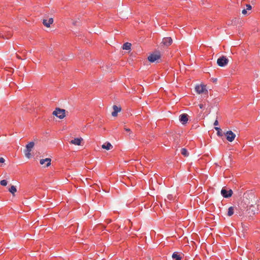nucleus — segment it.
Masks as SVG:
<instances>
[{"label":"nucleus","mask_w":260,"mask_h":260,"mask_svg":"<svg viewBox=\"0 0 260 260\" xmlns=\"http://www.w3.org/2000/svg\"><path fill=\"white\" fill-rule=\"evenodd\" d=\"M113 111L112 113V115L114 117H115L117 115L118 112H120L121 110V107H118L116 105H114L113 106Z\"/></svg>","instance_id":"f8f14e48"},{"label":"nucleus","mask_w":260,"mask_h":260,"mask_svg":"<svg viewBox=\"0 0 260 260\" xmlns=\"http://www.w3.org/2000/svg\"><path fill=\"white\" fill-rule=\"evenodd\" d=\"M199 107H200V109H203V108H204V105L203 104H199Z\"/></svg>","instance_id":"cd10ccee"},{"label":"nucleus","mask_w":260,"mask_h":260,"mask_svg":"<svg viewBox=\"0 0 260 260\" xmlns=\"http://www.w3.org/2000/svg\"><path fill=\"white\" fill-rule=\"evenodd\" d=\"M252 9V6L250 4H246V10H250Z\"/></svg>","instance_id":"b1692460"},{"label":"nucleus","mask_w":260,"mask_h":260,"mask_svg":"<svg viewBox=\"0 0 260 260\" xmlns=\"http://www.w3.org/2000/svg\"><path fill=\"white\" fill-rule=\"evenodd\" d=\"M5 161V159L3 157L0 158V163H3Z\"/></svg>","instance_id":"bb28decb"},{"label":"nucleus","mask_w":260,"mask_h":260,"mask_svg":"<svg viewBox=\"0 0 260 260\" xmlns=\"http://www.w3.org/2000/svg\"><path fill=\"white\" fill-rule=\"evenodd\" d=\"M12 31L10 28L5 27L0 33V38L4 39H9L12 36Z\"/></svg>","instance_id":"f257e3e1"},{"label":"nucleus","mask_w":260,"mask_h":260,"mask_svg":"<svg viewBox=\"0 0 260 260\" xmlns=\"http://www.w3.org/2000/svg\"><path fill=\"white\" fill-rule=\"evenodd\" d=\"M102 148L106 149L107 150L112 148L113 146L109 142H106L102 146Z\"/></svg>","instance_id":"dca6fc26"},{"label":"nucleus","mask_w":260,"mask_h":260,"mask_svg":"<svg viewBox=\"0 0 260 260\" xmlns=\"http://www.w3.org/2000/svg\"><path fill=\"white\" fill-rule=\"evenodd\" d=\"M181 153L185 157H187L189 155V153L188 152L187 150L185 148H183L181 149Z\"/></svg>","instance_id":"6ab92c4d"},{"label":"nucleus","mask_w":260,"mask_h":260,"mask_svg":"<svg viewBox=\"0 0 260 260\" xmlns=\"http://www.w3.org/2000/svg\"><path fill=\"white\" fill-rule=\"evenodd\" d=\"M233 193L232 189L227 190L224 188H222L221 190V194L224 198H229L232 197Z\"/></svg>","instance_id":"39448f33"},{"label":"nucleus","mask_w":260,"mask_h":260,"mask_svg":"<svg viewBox=\"0 0 260 260\" xmlns=\"http://www.w3.org/2000/svg\"><path fill=\"white\" fill-rule=\"evenodd\" d=\"M234 207H230L228 209L227 215L229 216H231L234 214Z\"/></svg>","instance_id":"a211bd4d"},{"label":"nucleus","mask_w":260,"mask_h":260,"mask_svg":"<svg viewBox=\"0 0 260 260\" xmlns=\"http://www.w3.org/2000/svg\"><path fill=\"white\" fill-rule=\"evenodd\" d=\"M9 191L14 195V193L17 191V189L15 186L12 185L9 189Z\"/></svg>","instance_id":"412c9836"},{"label":"nucleus","mask_w":260,"mask_h":260,"mask_svg":"<svg viewBox=\"0 0 260 260\" xmlns=\"http://www.w3.org/2000/svg\"><path fill=\"white\" fill-rule=\"evenodd\" d=\"M218 124V122L217 120H216L214 123V125H217Z\"/></svg>","instance_id":"c756f323"},{"label":"nucleus","mask_w":260,"mask_h":260,"mask_svg":"<svg viewBox=\"0 0 260 260\" xmlns=\"http://www.w3.org/2000/svg\"><path fill=\"white\" fill-rule=\"evenodd\" d=\"M229 62V59L225 56H222L218 58L217 60V64L219 67H224Z\"/></svg>","instance_id":"20e7f679"},{"label":"nucleus","mask_w":260,"mask_h":260,"mask_svg":"<svg viewBox=\"0 0 260 260\" xmlns=\"http://www.w3.org/2000/svg\"><path fill=\"white\" fill-rule=\"evenodd\" d=\"M53 19L52 18H49L48 21L46 19H44L43 21V24L47 27H50V24L53 23Z\"/></svg>","instance_id":"4468645a"},{"label":"nucleus","mask_w":260,"mask_h":260,"mask_svg":"<svg viewBox=\"0 0 260 260\" xmlns=\"http://www.w3.org/2000/svg\"><path fill=\"white\" fill-rule=\"evenodd\" d=\"M167 199L169 200V201H173L174 200V197L172 194H168L167 196Z\"/></svg>","instance_id":"5701e85b"},{"label":"nucleus","mask_w":260,"mask_h":260,"mask_svg":"<svg viewBox=\"0 0 260 260\" xmlns=\"http://www.w3.org/2000/svg\"><path fill=\"white\" fill-rule=\"evenodd\" d=\"M211 80L212 81V82H214V83H216V82H217V79L216 78H211Z\"/></svg>","instance_id":"a878e982"},{"label":"nucleus","mask_w":260,"mask_h":260,"mask_svg":"<svg viewBox=\"0 0 260 260\" xmlns=\"http://www.w3.org/2000/svg\"><path fill=\"white\" fill-rule=\"evenodd\" d=\"M65 112L66 110L64 109L56 108L52 114L58 118L62 119L66 116Z\"/></svg>","instance_id":"f03ea898"},{"label":"nucleus","mask_w":260,"mask_h":260,"mask_svg":"<svg viewBox=\"0 0 260 260\" xmlns=\"http://www.w3.org/2000/svg\"><path fill=\"white\" fill-rule=\"evenodd\" d=\"M82 141H83V139L82 138H76L70 141V143L75 145H81Z\"/></svg>","instance_id":"9b49d317"},{"label":"nucleus","mask_w":260,"mask_h":260,"mask_svg":"<svg viewBox=\"0 0 260 260\" xmlns=\"http://www.w3.org/2000/svg\"><path fill=\"white\" fill-rule=\"evenodd\" d=\"M132 44L130 43L126 42L122 46L123 50H129L131 48Z\"/></svg>","instance_id":"f3484780"},{"label":"nucleus","mask_w":260,"mask_h":260,"mask_svg":"<svg viewBox=\"0 0 260 260\" xmlns=\"http://www.w3.org/2000/svg\"><path fill=\"white\" fill-rule=\"evenodd\" d=\"M0 184L2 186H6L7 184V181L6 180H2L1 181Z\"/></svg>","instance_id":"4be33fe9"},{"label":"nucleus","mask_w":260,"mask_h":260,"mask_svg":"<svg viewBox=\"0 0 260 260\" xmlns=\"http://www.w3.org/2000/svg\"><path fill=\"white\" fill-rule=\"evenodd\" d=\"M188 115L187 114H182L179 116V120L181 122L182 124H185L187 122L188 120Z\"/></svg>","instance_id":"1a4fd4ad"},{"label":"nucleus","mask_w":260,"mask_h":260,"mask_svg":"<svg viewBox=\"0 0 260 260\" xmlns=\"http://www.w3.org/2000/svg\"><path fill=\"white\" fill-rule=\"evenodd\" d=\"M124 129L127 132H131V129L129 128H124Z\"/></svg>","instance_id":"c85d7f7f"},{"label":"nucleus","mask_w":260,"mask_h":260,"mask_svg":"<svg viewBox=\"0 0 260 260\" xmlns=\"http://www.w3.org/2000/svg\"><path fill=\"white\" fill-rule=\"evenodd\" d=\"M215 130L217 131V135L219 137H222L223 136L222 130L220 127H215Z\"/></svg>","instance_id":"aec40b11"},{"label":"nucleus","mask_w":260,"mask_h":260,"mask_svg":"<svg viewBox=\"0 0 260 260\" xmlns=\"http://www.w3.org/2000/svg\"><path fill=\"white\" fill-rule=\"evenodd\" d=\"M225 136L226 140L230 142H233L236 137L235 134H234L232 131H228L225 133Z\"/></svg>","instance_id":"423d86ee"},{"label":"nucleus","mask_w":260,"mask_h":260,"mask_svg":"<svg viewBox=\"0 0 260 260\" xmlns=\"http://www.w3.org/2000/svg\"><path fill=\"white\" fill-rule=\"evenodd\" d=\"M51 159L50 158H46L45 159H41L40 161V163L41 165H44L45 162H47L46 165V167H48L51 165Z\"/></svg>","instance_id":"ddd939ff"},{"label":"nucleus","mask_w":260,"mask_h":260,"mask_svg":"<svg viewBox=\"0 0 260 260\" xmlns=\"http://www.w3.org/2000/svg\"><path fill=\"white\" fill-rule=\"evenodd\" d=\"M183 255L182 253L176 251L173 253L172 257L173 260H181L183 258Z\"/></svg>","instance_id":"9d476101"},{"label":"nucleus","mask_w":260,"mask_h":260,"mask_svg":"<svg viewBox=\"0 0 260 260\" xmlns=\"http://www.w3.org/2000/svg\"><path fill=\"white\" fill-rule=\"evenodd\" d=\"M173 41L171 37H166L162 39L161 43L167 47L170 46L172 44Z\"/></svg>","instance_id":"6e6552de"},{"label":"nucleus","mask_w":260,"mask_h":260,"mask_svg":"<svg viewBox=\"0 0 260 260\" xmlns=\"http://www.w3.org/2000/svg\"><path fill=\"white\" fill-rule=\"evenodd\" d=\"M242 13L243 14V15H247L248 14V12H247V11L244 9L242 10ZM250 14V13H248V14Z\"/></svg>","instance_id":"393cba45"},{"label":"nucleus","mask_w":260,"mask_h":260,"mask_svg":"<svg viewBox=\"0 0 260 260\" xmlns=\"http://www.w3.org/2000/svg\"><path fill=\"white\" fill-rule=\"evenodd\" d=\"M205 89V85H197L196 87V90L198 93H202Z\"/></svg>","instance_id":"2eb2a0df"},{"label":"nucleus","mask_w":260,"mask_h":260,"mask_svg":"<svg viewBox=\"0 0 260 260\" xmlns=\"http://www.w3.org/2000/svg\"><path fill=\"white\" fill-rule=\"evenodd\" d=\"M160 58V54H151L148 57V60L150 62H154L157 59H159Z\"/></svg>","instance_id":"0eeeda50"},{"label":"nucleus","mask_w":260,"mask_h":260,"mask_svg":"<svg viewBox=\"0 0 260 260\" xmlns=\"http://www.w3.org/2000/svg\"><path fill=\"white\" fill-rule=\"evenodd\" d=\"M35 143L34 142H30L26 146V149L24 150L25 156L27 158H30L31 156L30 152L31 148L34 146Z\"/></svg>","instance_id":"7ed1b4c3"}]
</instances>
